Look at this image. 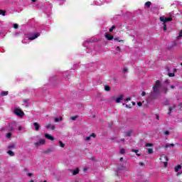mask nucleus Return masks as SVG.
I'll list each match as a JSON object with an SVG mask.
<instances>
[{
  "label": "nucleus",
  "mask_w": 182,
  "mask_h": 182,
  "mask_svg": "<svg viewBox=\"0 0 182 182\" xmlns=\"http://www.w3.org/2000/svg\"><path fill=\"white\" fill-rule=\"evenodd\" d=\"M180 174H181V173H177V176H180Z\"/></svg>",
  "instance_id": "nucleus-60"
},
{
  "label": "nucleus",
  "mask_w": 182,
  "mask_h": 182,
  "mask_svg": "<svg viewBox=\"0 0 182 182\" xmlns=\"http://www.w3.org/2000/svg\"><path fill=\"white\" fill-rule=\"evenodd\" d=\"M15 147V144H12L8 146V149H14Z\"/></svg>",
  "instance_id": "nucleus-37"
},
{
  "label": "nucleus",
  "mask_w": 182,
  "mask_h": 182,
  "mask_svg": "<svg viewBox=\"0 0 182 182\" xmlns=\"http://www.w3.org/2000/svg\"><path fill=\"white\" fill-rule=\"evenodd\" d=\"M63 120V117H60V118L57 117L55 119V122H62Z\"/></svg>",
  "instance_id": "nucleus-19"
},
{
  "label": "nucleus",
  "mask_w": 182,
  "mask_h": 182,
  "mask_svg": "<svg viewBox=\"0 0 182 182\" xmlns=\"http://www.w3.org/2000/svg\"><path fill=\"white\" fill-rule=\"evenodd\" d=\"M36 147H39V146H43L45 144V139H40L38 142L35 144Z\"/></svg>",
  "instance_id": "nucleus-7"
},
{
  "label": "nucleus",
  "mask_w": 182,
  "mask_h": 182,
  "mask_svg": "<svg viewBox=\"0 0 182 182\" xmlns=\"http://www.w3.org/2000/svg\"><path fill=\"white\" fill-rule=\"evenodd\" d=\"M132 151H133L134 153H136V156H140V154H138V153H139V150H137V149H133Z\"/></svg>",
  "instance_id": "nucleus-29"
},
{
  "label": "nucleus",
  "mask_w": 182,
  "mask_h": 182,
  "mask_svg": "<svg viewBox=\"0 0 182 182\" xmlns=\"http://www.w3.org/2000/svg\"><path fill=\"white\" fill-rule=\"evenodd\" d=\"M41 36V33H34L32 35L28 36V41H35V39Z\"/></svg>",
  "instance_id": "nucleus-4"
},
{
  "label": "nucleus",
  "mask_w": 182,
  "mask_h": 182,
  "mask_svg": "<svg viewBox=\"0 0 182 182\" xmlns=\"http://www.w3.org/2000/svg\"><path fill=\"white\" fill-rule=\"evenodd\" d=\"M165 83H166V84L170 83V80H165Z\"/></svg>",
  "instance_id": "nucleus-45"
},
{
  "label": "nucleus",
  "mask_w": 182,
  "mask_h": 182,
  "mask_svg": "<svg viewBox=\"0 0 182 182\" xmlns=\"http://www.w3.org/2000/svg\"><path fill=\"white\" fill-rule=\"evenodd\" d=\"M148 154H153V149H147Z\"/></svg>",
  "instance_id": "nucleus-23"
},
{
  "label": "nucleus",
  "mask_w": 182,
  "mask_h": 182,
  "mask_svg": "<svg viewBox=\"0 0 182 182\" xmlns=\"http://www.w3.org/2000/svg\"><path fill=\"white\" fill-rule=\"evenodd\" d=\"M127 72V68H124V73H126Z\"/></svg>",
  "instance_id": "nucleus-44"
},
{
  "label": "nucleus",
  "mask_w": 182,
  "mask_h": 182,
  "mask_svg": "<svg viewBox=\"0 0 182 182\" xmlns=\"http://www.w3.org/2000/svg\"><path fill=\"white\" fill-rule=\"evenodd\" d=\"M111 28L113 30V29H116V26H112V27H111Z\"/></svg>",
  "instance_id": "nucleus-51"
},
{
  "label": "nucleus",
  "mask_w": 182,
  "mask_h": 182,
  "mask_svg": "<svg viewBox=\"0 0 182 182\" xmlns=\"http://www.w3.org/2000/svg\"><path fill=\"white\" fill-rule=\"evenodd\" d=\"M33 125L34 127V129H35L36 132H38L39 129H41V125L38 122H34L33 124Z\"/></svg>",
  "instance_id": "nucleus-8"
},
{
  "label": "nucleus",
  "mask_w": 182,
  "mask_h": 182,
  "mask_svg": "<svg viewBox=\"0 0 182 182\" xmlns=\"http://www.w3.org/2000/svg\"><path fill=\"white\" fill-rule=\"evenodd\" d=\"M162 147H164V149H168V147H174V144H166L165 145H163Z\"/></svg>",
  "instance_id": "nucleus-12"
},
{
  "label": "nucleus",
  "mask_w": 182,
  "mask_h": 182,
  "mask_svg": "<svg viewBox=\"0 0 182 182\" xmlns=\"http://www.w3.org/2000/svg\"><path fill=\"white\" fill-rule=\"evenodd\" d=\"M92 42H93V41H92V40H87L85 41V43L83 44L84 47L85 48H87V45H89L90 43H92Z\"/></svg>",
  "instance_id": "nucleus-15"
},
{
  "label": "nucleus",
  "mask_w": 182,
  "mask_h": 182,
  "mask_svg": "<svg viewBox=\"0 0 182 182\" xmlns=\"http://www.w3.org/2000/svg\"><path fill=\"white\" fill-rule=\"evenodd\" d=\"M13 27L14 28V29H18V28H19V25H18V23H14L13 25Z\"/></svg>",
  "instance_id": "nucleus-31"
},
{
  "label": "nucleus",
  "mask_w": 182,
  "mask_h": 182,
  "mask_svg": "<svg viewBox=\"0 0 182 182\" xmlns=\"http://www.w3.org/2000/svg\"><path fill=\"white\" fill-rule=\"evenodd\" d=\"M11 136H12V133L9 132L6 135V139H11Z\"/></svg>",
  "instance_id": "nucleus-32"
},
{
  "label": "nucleus",
  "mask_w": 182,
  "mask_h": 182,
  "mask_svg": "<svg viewBox=\"0 0 182 182\" xmlns=\"http://www.w3.org/2000/svg\"><path fill=\"white\" fill-rule=\"evenodd\" d=\"M130 100H132V98H130V97H128V98L124 100L125 102H129Z\"/></svg>",
  "instance_id": "nucleus-41"
},
{
  "label": "nucleus",
  "mask_w": 182,
  "mask_h": 182,
  "mask_svg": "<svg viewBox=\"0 0 182 182\" xmlns=\"http://www.w3.org/2000/svg\"><path fill=\"white\" fill-rule=\"evenodd\" d=\"M114 41H115L117 42H122V40H120L119 38H114Z\"/></svg>",
  "instance_id": "nucleus-38"
},
{
  "label": "nucleus",
  "mask_w": 182,
  "mask_h": 182,
  "mask_svg": "<svg viewBox=\"0 0 182 182\" xmlns=\"http://www.w3.org/2000/svg\"><path fill=\"white\" fill-rule=\"evenodd\" d=\"M176 107V105H173V107L169 108V112H168V114H170L171 112L174 110V108Z\"/></svg>",
  "instance_id": "nucleus-20"
},
{
  "label": "nucleus",
  "mask_w": 182,
  "mask_h": 182,
  "mask_svg": "<svg viewBox=\"0 0 182 182\" xmlns=\"http://www.w3.org/2000/svg\"><path fill=\"white\" fill-rule=\"evenodd\" d=\"M105 38H106V39H107V41L113 40V36H112L111 34H109V33H107L105 35Z\"/></svg>",
  "instance_id": "nucleus-13"
},
{
  "label": "nucleus",
  "mask_w": 182,
  "mask_h": 182,
  "mask_svg": "<svg viewBox=\"0 0 182 182\" xmlns=\"http://www.w3.org/2000/svg\"><path fill=\"white\" fill-rule=\"evenodd\" d=\"M76 119H77V117H73L71 118V120H76Z\"/></svg>",
  "instance_id": "nucleus-43"
},
{
  "label": "nucleus",
  "mask_w": 182,
  "mask_h": 182,
  "mask_svg": "<svg viewBox=\"0 0 182 182\" xmlns=\"http://www.w3.org/2000/svg\"><path fill=\"white\" fill-rule=\"evenodd\" d=\"M159 20L161 21V22H164L163 23L164 31H167V25H166V23H167V22H171V21H173V18L166 17L164 16H162L159 18Z\"/></svg>",
  "instance_id": "nucleus-2"
},
{
  "label": "nucleus",
  "mask_w": 182,
  "mask_h": 182,
  "mask_svg": "<svg viewBox=\"0 0 182 182\" xmlns=\"http://www.w3.org/2000/svg\"><path fill=\"white\" fill-rule=\"evenodd\" d=\"M8 91H2L1 93V96H8Z\"/></svg>",
  "instance_id": "nucleus-18"
},
{
  "label": "nucleus",
  "mask_w": 182,
  "mask_h": 182,
  "mask_svg": "<svg viewBox=\"0 0 182 182\" xmlns=\"http://www.w3.org/2000/svg\"><path fill=\"white\" fill-rule=\"evenodd\" d=\"M59 146L60 147H65V144H63V142H62V141H59Z\"/></svg>",
  "instance_id": "nucleus-26"
},
{
  "label": "nucleus",
  "mask_w": 182,
  "mask_h": 182,
  "mask_svg": "<svg viewBox=\"0 0 182 182\" xmlns=\"http://www.w3.org/2000/svg\"><path fill=\"white\" fill-rule=\"evenodd\" d=\"M116 50H117L116 53H118V52H120V50H121L120 47L119 46H117Z\"/></svg>",
  "instance_id": "nucleus-36"
},
{
  "label": "nucleus",
  "mask_w": 182,
  "mask_h": 182,
  "mask_svg": "<svg viewBox=\"0 0 182 182\" xmlns=\"http://www.w3.org/2000/svg\"><path fill=\"white\" fill-rule=\"evenodd\" d=\"M32 2H36V0H31Z\"/></svg>",
  "instance_id": "nucleus-58"
},
{
  "label": "nucleus",
  "mask_w": 182,
  "mask_h": 182,
  "mask_svg": "<svg viewBox=\"0 0 182 182\" xmlns=\"http://www.w3.org/2000/svg\"><path fill=\"white\" fill-rule=\"evenodd\" d=\"M18 131L21 132V131L23 130V127L19 126L18 127Z\"/></svg>",
  "instance_id": "nucleus-40"
},
{
  "label": "nucleus",
  "mask_w": 182,
  "mask_h": 182,
  "mask_svg": "<svg viewBox=\"0 0 182 182\" xmlns=\"http://www.w3.org/2000/svg\"><path fill=\"white\" fill-rule=\"evenodd\" d=\"M153 90L154 92L151 93L149 99L156 100L159 97V96L161 95V93L166 95L168 89L167 88V87L161 86V82H160V80H157L153 87Z\"/></svg>",
  "instance_id": "nucleus-1"
},
{
  "label": "nucleus",
  "mask_w": 182,
  "mask_h": 182,
  "mask_svg": "<svg viewBox=\"0 0 182 182\" xmlns=\"http://www.w3.org/2000/svg\"><path fill=\"white\" fill-rule=\"evenodd\" d=\"M170 87H171V89H176V86H174V85H171Z\"/></svg>",
  "instance_id": "nucleus-47"
},
{
  "label": "nucleus",
  "mask_w": 182,
  "mask_h": 182,
  "mask_svg": "<svg viewBox=\"0 0 182 182\" xmlns=\"http://www.w3.org/2000/svg\"><path fill=\"white\" fill-rule=\"evenodd\" d=\"M141 96H146V92H142Z\"/></svg>",
  "instance_id": "nucleus-48"
},
{
  "label": "nucleus",
  "mask_w": 182,
  "mask_h": 182,
  "mask_svg": "<svg viewBox=\"0 0 182 182\" xmlns=\"http://www.w3.org/2000/svg\"><path fill=\"white\" fill-rule=\"evenodd\" d=\"M105 90L106 92H109L110 91V87H109V85H105Z\"/></svg>",
  "instance_id": "nucleus-25"
},
{
  "label": "nucleus",
  "mask_w": 182,
  "mask_h": 182,
  "mask_svg": "<svg viewBox=\"0 0 182 182\" xmlns=\"http://www.w3.org/2000/svg\"><path fill=\"white\" fill-rule=\"evenodd\" d=\"M10 127H11V130H15L16 129V122H12L10 124Z\"/></svg>",
  "instance_id": "nucleus-14"
},
{
  "label": "nucleus",
  "mask_w": 182,
  "mask_h": 182,
  "mask_svg": "<svg viewBox=\"0 0 182 182\" xmlns=\"http://www.w3.org/2000/svg\"><path fill=\"white\" fill-rule=\"evenodd\" d=\"M119 161L122 164L118 166V169L119 170H124V168H126V161H123V157H122V158H120Z\"/></svg>",
  "instance_id": "nucleus-5"
},
{
  "label": "nucleus",
  "mask_w": 182,
  "mask_h": 182,
  "mask_svg": "<svg viewBox=\"0 0 182 182\" xmlns=\"http://www.w3.org/2000/svg\"><path fill=\"white\" fill-rule=\"evenodd\" d=\"M78 173H79V168L74 170L73 172V176H76V174H78Z\"/></svg>",
  "instance_id": "nucleus-21"
},
{
  "label": "nucleus",
  "mask_w": 182,
  "mask_h": 182,
  "mask_svg": "<svg viewBox=\"0 0 182 182\" xmlns=\"http://www.w3.org/2000/svg\"><path fill=\"white\" fill-rule=\"evenodd\" d=\"M95 5H102V3H95Z\"/></svg>",
  "instance_id": "nucleus-53"
},
{
  "label": "nucleus",
  "mask_w": 182,
  "mask_h": 182,
  "mask_svg": "<svg viewBox=\"0 0 182 182\" xmlns=\"http://www.w3.org/2000/svg\"><path fill=\"white\" fill-rule=\"evenodd\" d=\"M109 32H113V28H109Z\"/></svg>",
  "instance_id": "nucleus-54"
},
{
  "label": "nucleus",
  "mask_w": 182,
  "mask_h": 182,
  "mask_svg": "<svg viewBox=\"0 0 182 182\" xmlns=\"http://www.w3.org/2000/svg\"><path fill=\"white\" fill-rule=\"evenodd\" d=\"M173 72H174V73L177 72V69L175 68V69L173 70Z\"/></svg>",
  "instance_id": "nucleus-57"
},
{
  "label": "nucleus",
  "mask_w": 182,
  "mask_h": 182,
  "mask_svg": "<svg viewBox=\"0 0 182 182\" xmlns=\"http://www.w3.org/2000/svg\"><path fill=\"white\" fill-rule=\"evenodd\" d=\"M123 97H124V95H120L119 97L116 98V100H115L116 103H120V102H122V100H123Z\"/></svg>",
  "instance_id": "nucleus-11"
},
{
  "label": "nucleus",
  "mask_w": 182,
  "mask_h": 182,
  "mask_svg": "<svg viewBox=\"0 0 182 182\" xmlns=\"http://www.w3.org/2000/svg\"><path fill=\"white\" fill-rule=\"evenodd\" d=\"M0 15H2L3 16H5V11L0 10Z\"/></svg>",
  "instance_id": "nucleus-33"
},
{
  "label": "nucleus",
  "mask_w": 182,
  "mask_h": 182,
  "mask_svg": "<svg viewBox=\"0 0 182 182\" xmlns=\"http://www.w3.org/2000/svg\"><path fill=\"white\" fill-rule=\"evenodd\" d=\"M23 43H25V41H22Z\"/></svg>",
  "instance_id": "nucleus-63"
},
{
  "label": "nucleus",
  "mask_w": 182,
  "mask_h": 182,
  "mask_svg": "<svg viewBox=\"0 0 182 182\" xmlns=\"http://www.w3.org/2000/svg\"><path fill=\"white\" fill-rule=\"evenodd\" d=\"M139 165H140V166H144V164H143L142 162H140V163H139Z\"/></svg>",
  "instance_id": "nucleus-52"
},
{
  "label": "nucleus",
  "mask_w": 182,
  "mask_h": 182,
  "mask_svg": "<svg viewBox=\"0 0 182 182\" xmlns=\"http://www.w3.org/2000/svg\"><path fill=\"white\" fill-rule=\"evenodd\" d=\"M92 137H94V138L96 137V134L95 133H92L90 134V136L85 137L84 140L85 141H89V140H90V139H92Z\"/></svg>",
  "instance_id": "nucleus-9"
},
{
  "label": "nucleus",
  "mask_w": 182,
  "mask_h": 182,
  "mask_svg": "<svg viewBox=\"0 0 182 182\" xmlns=\"http://www.w3.org/2000/svg\"><path fill=\"white\" fill-rule=\"evenodd\" d=\"M23 105L26 106V107H28V106H29V104L28 103L27 100H23Z\"/></svg>",
  "instance_id": "nucleus-22"
},
{
  "label": "nucleus",
  "mask_w": 182,
  "mask_h": 182,
  "mask_svg": "<svg viewBox=\"0 0 182 182\" xmlns=\"http://www.w3.org/2000/svg\"><path fill=\"white\" fill-rule=\"evenodd\" d=\"M45 137L46 139H48V140H51V141H53V140H55V138L49 134H46Z\"/></svg>",
  "instance_id": "nucleus-10"
},
{
  "label": "nucleus",
  "mask_w": 182,
  "mask_h": 182,
  "mask_svg": "<svg viewBox=\"0 0 182 182\" xmlns=\"http://www.w3.org/2000/svg\"><path fill=\"white\" fill-rule=\"evenodd\" d=\"M132 134V132L127 133V136H130Z\"/></svg>",
  "instance_id": "nucleus-49"
},
{
  "label": "nucleus",
  "mask_w": 182,
  "mask_h": 182,
  "mask_svg": "<svg viewBox=\"0 0 182 182\" xmlns=\"http://www.w3.org/2000/svg\"><path fill=\"white\" fill-rule=\"evenodd\" d=\"M164 134H165V136H168V134H170V132H168V131H165V132H164Z\"/></svg>",
  "instance_id": "nucleus-39"
},
{
  "label": "nucleus",
  "mask_w": 182,
  "mask_h": 182,
  "mask_svg": "<svg viewBox=\"0 0 182 182\" xmlns=\"http://www.w3.org/2000/svg\"><path fill=\"white\" fill-rule=\"evenodd\" d=\"M122 105H123V106H124V103H123Z\"/></svg>",
  "instance_id": "nucleus-64"
},
{
  "label": "nucleus",
  "mask_w": 182,
  "mask_h": 182,
  "mask_svg": "<svg viewBox=\"0 0 182 182\" xmlns=\"http://www.w3.org/2000/svg\"><path fill=\"white\" fill-rule=\"evenodd\" d=\"M137 105H138V106H139V107H141V106H142V104H141V102H138Z\"/></svg>",
  "instance_id": "nucleus-46"
},
{
  "label": "nucleus",
  "mask_w": 182,
  "mask_h": 182,
  "mask_svg": "<svg viewBox=\"0 0 182 182\" xmlns=\"http://www.w3.org/2000/svg\"><path fill=\"white\" fill-rule=\"evenodd\" d=\"M119 153L121 154H124V153H126V150L124 149H121Z\"/></svg>",
  "instance_id": "nucleus-28"
},
{
  "label": "nucleus",
  "mask_w": 182,
  "mask_h": 182,
  "mask_svg": "<svg viewBox=\"0 0 182 182\" xmlns=\"http://www.w3.org/2000/svg\"><path fill=\"white\" fill-rule=\"evenodd\" d=\"M181 170V165H178L175 167V171L176 173H178V171Z\"/></svg>",
  "instance_id": "nucleus-17"
},
{
  "label": "nucleus",
  "mask_w": 182,
  "mask_h": 182,
  "mask_svg": "<svg viewBox=\"0 0 182 182\" xmlns=\"http://www.w3.org/2000/svg\"><path fill=\"white\" fill-rule=\"evenodd\" d=\"M87 53H89V51L87 50Z\"/></svg>",
  "instance_id": "nucleus-62"
},
{
  "label": "nucleus",
  "mask_w": 182,
  "mask_h": 182,
  "mask_svg": "<svg viewBox=\"0 0 182 182\" xmlns=\"http://www.w3.org/2000/svg\"><path fill=\"white\" fill-rule=\"evenodd\" d=\"M30 182H33V180H31Z\"/></svg>",
  "instance_id": "nucleus-61"
},
{
  "label": "nucleus",
  "mask_w": 182,
  "mask_h": 182,
  "mask_svg": "<svg viewBox=\"0 0 182 182\" xmlns=\"http://www.w3.org/2000/svg\"><path fill=\"white\" fill-rule=\"evenodd\" d=\"M181 38H182V31L179 33V35L177 37V39H181Z\"/></svg>",
  "instance_id": "nucleus-34"
},
{
  "label": "nucleus",
  "mask_w": 182,
  "mask_h": 182,
  "mask_svg": "<svg viewBox=\"0 0 182 182\" xmlns=\"http://www.w3.org/2000/svg\"><path fill=\"white\" fill-rule=\"evenodd\" d=\"M125 106H126V107H129V109H130V107H129L128 105H126Z\"/></svg>",
  "instance_id": "nucleus-56"
},
{
  "label": "nucleus",
  "mask_w": 182,
  "mask_h": 182,
  "mask_svg": "<svg viewBox=\"0 0 182 182\" xmlns=\"http://www.w3.org/2000/svg\"><path fill=\"white\" fill-rule=\"evenodd\" d=\"M8 154L9 155V156H14V151H9L8 152Z\"/></svg>",
  "instance_id": "nucleus-27"
},
{
  "label": "nucleus",
  "mask_w": 182,
  "mask_h": 182,
  "mask_svg": "<svg viewBox=\"0 0 182 182\" xmlns=\"http://www.w3.org/2000/svg\"><path fill=\"white\" fill-rule=\"evenodd\" d=\"M14 114H16V116H19V117H22L25 115V113L19 109V108H15L14 110Z\"/></svg>",
  "instance_id": "nucleus-3"
},
{
  "label": "nucleus",
  "mask_w": 182,
  "mask_h": 182,
  "mask_svg": "<svg viewBox=\"0 0 182 182\" xmlns=\"http://www.w3.org/2000/svg\"><path fill=\"white\" fill-rule=\"evenodd\" d=\"M150 5H151V2L150 1H147L145 3V6H146V8H150Z\"/></svg>",
  "instance_id": "nucleus-24"
},
{
  "label": "nucleus",
  "mask_w": 182,
  "mask_h": 182,
  "mask_svg": "<svg viewBox=\"0 0 182 182\" xmlns=\"http://www.w3.org/2000/svg\"><path fill=\"white\" fill-rule=\"evenodd\" d=\"M156 120H159L160 119V117H159V114H156Z\"/></svg>",
  "instance_id": "nucleus-42"
},
{
  "label": "nucleus",
  "mask_w": 182,
  "mask_h": 182,
  "mask_svg": "<svg viewBox=\"0 0 182 182\" xmlns=\"http://www.w3.org/2000/svg\"><path fill=\"white\" fill-rule=\"evenodd\" d=\"M47 129H50V130H55V125L48 124L47 125Z\"/></svg>",
  "instance_id": "nucleus-16"
},
{
  "label": "nucleus",
  "mask_w": 182,
  "mask_h": 182,
  "mask_svg": "<svg viewBox=\"0 0 182 182\" xmlns=\"http://www.w3.org/2000/svg\"><path fill=\"white\" fill-rule=\"evenodd\" d=\"M168 75L169 76V77H174L175 76L174 73H168Z\"/></svg>",
  "instance_id": "nucleus-30"
},
{
  "label": "nucleus",
  "mask_w": 182,
  "mask_h": 182,
  "mask_svg": "<svg viewBox=\"0 0 182 182\" xmlns=\"http://www.w3.org/2000/svg\"><path fill=\"white\" fill-rule=\"evenodd\" d=\"M146 147H151V146H153V144H151V143H147V144H146Z\"/></svg>",
  "instance_id": "nucleus-35"
},
{
  "label": "nucleus",
  "mask_w": 182,
  "mask_h": 182,
  "mask_svg": "<svg viewBox=\"0 0 182 182\" xmlns=\"http://www.w3.org/2000/svg\"><path fill=\"white\" fill-rule=\"evenodd\" d=\"M28 177H32V173H28Z\"/></svg>",
  "instance_id": "nucleus-50"
},
{
  "label": "nucleus",
  "mask_w": 182,
  "mask_h": 182,
  "mask_svg": "<svg viewBox=\"0 0 182 182\" xmlns=\"http://www.w3.org/2000/svg\"><path fill=\"white\" fill-rule=\"evenodd\" d=\"M121 141H124V139H121Z\"/></svg>",
  "instance_id": "nucleus-59"
},
{
  "label": "nucleus",
  "mask_w": 182,
  "mask_h": 182,
  "mask_svg": "<svg viewBox=\"0 0 182 182\" xmlns=\"http://www.w3.org/2000/svg\"><path fill=\"white\" fill-rule=\"evenodd\" d=\"M159 160H161V161H162V163H164L165 167L167 166V161H168V158H167V156L161 155L160 156Z\"/></svg>",
  "instance_id": "nucleus-6"
},
{
  "label": "nucleus",
  "mask_w": 182,
  "mask_h": 182,
  "mask_svg": "<svg viewBox=\"0 0 182 182\" xmlns=\"http://www.w3.org/2000/svg\"><path fill=\"white\" fill-rule=\"evenodd\" d=\"M132 105H133V106H136V102H132Z\"/></svg>",
  "instance_id": "nucleus-55"
}]
</instances>
